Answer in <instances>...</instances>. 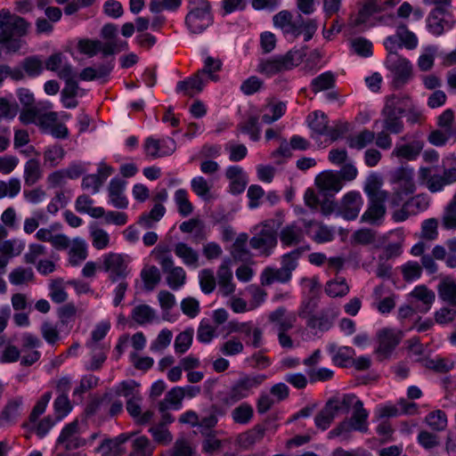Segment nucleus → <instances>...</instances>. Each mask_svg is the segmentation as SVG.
I'll return each mask as SVG.
<instances>
[{"instance_id":"nucleus-1","label":"nucleus","mask_w":456,"mask_h":456,"mask_svg":"<svg viewBox=\"0 0 456 456\" xmlns=\"http://www.w3.org/2000/svg\"><path fill=\"white\" fill-rule=\"evenodd\" d=\"M28 23L21 17L12 14L9 10L0 11V44L8 52H17L21 46L20 37L27 34Z\"/></svg>"},{"instance_id":"nucleus-2","label":"nucleus","mask_w":456,"mask_h":456,"mask_svg":"<svg viewBox=\"0 0 456 456\" xmlns=\"http://www.w3.org/2000/svg\"><path fill=\"white\" fill-rule=\"evenodd\" d=\"M410 102L411 98L408 95L392 94L387 96L381 111L382 129L395 134H401L404 128L402 117Z\"/></svg>"},{"instance_id":"nucleus-3","label":"nucleus","mask_w":456,"mask_h":456,"mask_svg":"<svg viewBox=\"0 0 456 456\" xmlns=\"http://www.w3.org/2000/svg\"><path fill=\"white\" fill-rule=\"evenodd\" d=\"M168 246L159 244L151 251V256L159 262L162 271L167 273V283L172 289H178L185 283L186 273L181 266H174V261L169 256Z\"/></svg>"},{"instance_id":"nucleus-4","label":"nucleus","mask_w":456,"mask_h":456,"mask_svg":"<svg viewBox=\"0 0 456 456\" xmlns=\"http://www.w3.org/2000/svg\"><path fill=\"white\" fill-rule=\"evenodd\" d=\"M419 182L430 192L442 191L446 186L456 183V159L450 168L444 169L442 174H433L432 168L421 167L418 172Z\"/></svg>"},{"instance_id":"nucleus-5","label":"nucleus","mask_w":456,"mask_h":456,"mask_svg":"<svg viewBox=\"0 0 456 456\" xmlns=\"http://www.w3.org/2000/svg\"><path fill=\"white\" fill-rule=\"evenodd\" d=\"M354 399V395H344L341 398L330 399L315 416V425L322 430L327 429L338 412H348Z\"/></svg>"},{"instance_id":"nucleus-6","label":"nucleus","mask_w":456,"mask_h":456,"mask_svg":"<svg viewBox=\"0 0 456 456\" xmlns=\"http://www.w3.org/2000/svg\"><path fill=\"white\" fill-rule=\"evenodd\" d=\"M305 53L302 50H290L284 55H280L258 65V71L267 76L289 70L300 64Z\"/></svg>"},{"instance_id":"nucleus-7","label":"nucleus","mask_w":456,"mask_h":456,"mask_svg":"<svg viewBox=\"0 0 456 456\" xmlns=\"http://www.w3.org/2000/svg\"><path fill=\"white\" fill-rule=\"evenodd\" d=\"M191 6L185 18L186 25L192 33H201L212 23L210 4L207 0H192Z\"/></svg>"},{"instance_id":"nucleus-8","label":"nucleus","mask_w":456,"mask_h":456,"mask_svg":"<svg viewBox=\"0 0 456 456\" xmlns=\"http://www.w3.org/2000/svg\"><path fill=\"white\" fill-rule=\"evenodd\" d=\"M386 67L393 74L392 85L395 89L403 87L413 76L411 63L399 54H387Z\"/></svg>"},{"instance_id":"nucleus-9","label":"nucleus","mask_w":456,"mask_h":456,"mask_svg":"<svg viewBox=\"0 0 456 456\" xmlns=\"http://www.w3.org/2000/svg\"><path fill=\"white\" fill-rule=\"evenodd\" d=\"M354 408L352 417L349 420L342 421L337 428L330 432L332 436H338L343 433H348L352 429L361 432L368 430V411L363 408V403L358 399H354L352 405Z\"/></svg>"},{"instance_id":"nucleus-10","label":"nucleus","mask_w":456,"mask_h":456,"mask_svg":"<svg viewBox=\"0 0 456 456\" xmlns=\"http://www.w3.org/2000/svg\"><path fill=\"white\" fill-rule=\"evenodd\" d=\"M266 379L264 374L244 376L240 378L232 387L227 395L223 398L225 404H233L247 397L250 391L260 386Z\"/></svg>"},{"instance_id":"nucleus-11","label":"nucleus","mask_w":456,"mask_h":456,"mask_svg":"<svg viewBox=\"0 0 456 456\" xmlns=\"http://www.w3.org/2000/svg\"><path fill=\"white\" fill-rule=\"evenodd\" d=\"M102 268L112 282L125 280L129 273L128 262L118 253L110 252L103 256Z\"/></svg>"},{"instance_id":"nucleus-12","label":"nucleus","mask_w":456,"mask_h":456,"mask_svg":"<svg viewBox=\"0 0 456 456\" xmlns=\"http://www.w3.org/2000/svg\"><path fill=\"white\" fill-rule=\"evenodd\" d=\"M86 443V440L82 436L79 423L75 420L62 428L56 445L62 446L67 451H71L83 447Z\"/></svg>"},{"instance_id":"nucleus-13","label":"nucleus","mask_w":456,"mask_h":456,"mask_svg":"<svg viewBox=\"0 0 456 456\" xmlns=\"http://www.w3.org/2000/svg\"><path fill=\"white\" fill-rule=\"evenodd\" d=\"M455 21L449 10L436 7L428 16V27L432 34L440 36L445 29L452 28Z\"/></svg>"},{"instance_id":"nucleus-14","label":"nucleus","mask_w":456,"mask_h":456,"mask_svg":"<svg viewBox=\"0 0 456 456\" xmlns=\"http://www.w3.org/2000/svg\"><path fill=\"white\" fill-rule=\"evenodd\" d=\"M413 169L408 166H401L389 173V182L397 185V190L404 191L405 195L412 194L416 191Z\"/></svg>"},{"instance_id":"nucleus-15","label":"nucleus","mask_w":456,"mask_h":456,"mask_svg":"<svg viewBox=\"0 0 456 456\" xmlns=\"http://www.w3.org/2000/svg\"><path fill=\"white\" fill-rule=\"evenodd\" d=\"M363 200L357 191H349L341 200L338 215L346 220H354L362 207Z\"/></svg>"},{"instance_id":"nucleus-16","label":"nucleus","mask_w":456,"mask_h":456,"mask_svg":"<svg viewBox=\"0 0 456 456\" xmlns=\"http://www.w3.org/2000/svg\"><path fill=\"white\" fill-rule=\"evenodd\" d=\"M143 147L148 157L158 159L172 154L175 150V142L171 138L157 140L148 137Z\"/></svg>"},{"instance_id":"nucleus-17","label":"nucleus","mask_w":456,"mask_h":456,"mask_svg":"<svg viewBox=\"0 0 456 456\" xmlns=\"http://www.w3.org/2000/svg\"><path fill=\"white\" fill-rule=\"evenodd\" d=\"M401 338V332L394 330L384 329L379 330L378 333L379 346L376 349L379 358L380 360L387 358L399 344Z\"/></svg>"},{"instance_id":"nucleus-18","label":"nucleus","mask_w":456,"mask_h":456,"mask_svg":"<svg viewBox=\"0 0 456 456\" xmlns=\"http://www.w3.org/2000/svg\"><path fill=\"white\" fill-rule=\"evenodd\" d=\"M383 10V6L379 4L378 0H362L358 12L355 15L350 16L348 25L351 28H358L364 25L373 14L379 13Z\"/></svg>"},{"instance_id":"nucleus-19","label":"nucleus","mask_w":456,"mask_h":456,"mask_svg":"<svg viewBox=\"0 0 456 456\" xmlns=\"http://www.w3.org/2000/svg\"><path fill=\"white\" fill-rule=\"evenodd\" d=\"M249 244L251 248L259 250L261 254L269 256L272 249L277 245L276 232L271 228H264L251 238Z\"/></svg>"},{"instance_id":"nucleus-20","label":"nucleus","mask_w":456,"mask_h":456,"mask_svg":"<svg viewBox=\"0 0 456 456\" xmlns=\"http://www.w3.org/2000/svg\"><path fill=\"white\" fill-rule=\"evenodd\" d=\"M412 300L411 304L420 313H427L435 301V293L425 285L417 286L410 294Z\"/></svg>"},{"instance_id":"nucleus-21","label":"nucleus","mask_w":456,"mask_h":456,"mask_svg":"<svg viewBox=\"0 0 456 456\" xmlns=\"http://www.w3.org/2000/svg\"><path fill=\"white\" fill-rule=\"evenodd\" d=\"M292 17L290 12L281 11L273 16V24L276 28H281L284 34L297 37L302 33L301 26L298 25V20L293 21Z\"/></svg>"},{"instance_id":"nucleus-22","label":"nucleus","mask_w":456,"mask_h":456,"mask_svg":"<svg viewBox=\"0 0 456 456\" xmlns=\"http://www.w3.org/2000/svg\"><path fill=\"white\" fill-rule=\"evenodd\" d=\"M131 435L121 434L112 439H104L98 448L102 456H121L125 453L124 444L128 441Z\"/></svg>"},{"instance_id":"nucleus-23","label":"nucleus","mask_w":456,"mask_h":456,"mask_svg":"<svg viewBox=\"0 0 456 456\" xmlns=\"http://www.w3.org/2000/svg\"><path fill=\"white\" fill-rule=\"evenodd\" d=\"M234 331L244 335L246 344L259 348L263 345V330L259 327L254 326L249 322L239 323L233 328Z\"/></svg>"},{"instance_id":"nucleus-24","label":"nucleus","mask_w":456,"mask_h":456,"mask_svg":"<svg viewBox=\"0 0 456 456\" xmlns=\"http://www.w3.org/2000/svg\"><path fill=\"white\" fill-rule=\"evenodd\" d=\"M369 207L361 216L362 223L378 224L386 215L385 202L387 200H369Z\"/></svg>"},{"instance_id":"nucleus-25","label":"nucleus","mask_w":456,"mask_h":456,"mask_svg":"<svg viewBox=\"0 0 456 456\" xmlns=\"http://www.w3.org/2000/svg\"><path fill=\"white\" fill-rule=\"evenodd\" d=\"M126 181L120 178H113L109 184V197L112 205L117 208H126L128 200L124 195Z\"/></svg>"},{"instance_id":"nucleus-26","label":"nucleus","mask_w":456,"mask_h":456,"mask_svg":"<svg viewBox=\"0 0 456 456\" xmlns=\"http://www.w3.org/2000/svg\"><path fill=\"white\" fill-rule=\"evenodd\" d=\"M225 176L230 181V191L232 194H240L244 191L248 179L243 169L237 166L229 167L226 169Z\"/></svg>"},{"instance_id":"nucleus-27","label":"nucleus","mask_w":456,"mask_h":456,"mask_svg":"<svg viewBox=\"0 0 456 456\" xmlns=\"http://www.w3.org/2000/svg\"><path fill=\"white\" fill-rule=\"evenodd\" d=\"M205 80L200 72H197L192 77L185 80L179 81L176 85V91L183 93L184 95L193 97L196 94L203 90Z\"/></svg>"},{"instance_id":"nucleus-28","label":"nucleus","mask_w":456,"mask_h":456,"mask_svg":"<svg viewBox=\"0 0 456 456\" xmlns=\"http://www.w3.org/2000/svg\"><path fill=\"white\" fill-rule=\"evenodd\" d=\"M383 180L378 174H371L367 177L364 191L369 200H387L388 192L382 190Z\"/></svg>"},{"instance_id":"nucleus-29","label":"nucleus","mask_w":456,"mask_h":456,"mask_svg":"<svg viewBox=\"0 0 456 456\" xmlns=\"http://www.w3.org/2000/svg\"><path fill=\"white\" fill-rule=\"evenodd\" d=\"M315 184L322 191L338 192L341 190L343 184L338 175L332 172H323L315 178Z\"/></svg>"},{"instance_id":"nucleus-30","label":"nucleus","mask_w":456,"mask_h":456,"mask_svg":"<svg viewBox=\"0 0 456 456\" xmlns=\"http://www.w3.org/2000/svg\"><path fill=\"white\" fill-rule=\"evenodd\" d=\"M304 232L296 224L284 226L280 232V240L283 246L292 247L304 240Z\"/></svg>"},{"instance_id":"nucleus-31","label":"nucleus","mask_w":456,"mask_h":456,"mask_svg":"<svg viewBox=\"0 0 456 456\" xmlns=\"http://www.w3.org/2000/svg\"><path fill=\"white\" fill-rule=\"evenodd\" d=\"M291 280V275L287 273L281 267H266L260 275L262 286H270L273 282L287 283Z\"/></svg>"},{"instance_id":"nucleus-32","label":"nucleus","mask_w":456,"mask_h":456,"mask_svg":"<svg viewBox=\"0 0 456 456\" xmlns=\"http://www.w3.org/2000/svg\"><path fill=\"white\" fill-rule=\"evenodd\" d=\"M94 200L86 194L77 197L75 204L76 210L79 213H86L94 218L102 217L105 210L102 207H93Z\"/></svg>"},{"instance_id":"nucleus-33","label":"nucleus","mask_w":456,"mask_h":456,"mask_svg":"<svg viewBox=\"0 0 456 456\" xmlns=\"http://www.w3.org/2000/svg\"><path fill=\"white\" fill-rule=\"evenodd\" d=\"M175 254L189 266L197 267L199 265V254L191 247L184 242H178L174 248Z\"/></svg>"},{"instance_id":"nucleus-34","label":"nucleus","mask_w":456,"mask_h":456,"mask_svg":"<svg viewBox=\"0 0 456 456\" xmlns=\"http://www.w3.org/2000/svg\"><path fill=\"white\" fill-rule=\"evenodd\" d=\"M313 225L316 226V231L313 235V240L317 243H324L328 241H331L334 238L333 232L327 225L322 223L309 220L304 222V226L306 229L311 228Z\"/></svg>"},{"instance_id":"nucleus-35","label":"nucleus","mask_w":456,"mask_h":456,"mask_svg":"<svg viewBox=\"0 0 456 456\" xmlns=\"http://www.w3.org/2000/svg\"><path fill=\"white\" fill-rule=\"evenodd\" d=\"M42 177L40 162L36 159H28L24 166V182L28 186L37 183Z\"/></svg>"},{"instance_id":"nucleus-36","label":"nucleus","mask_w":456,"mask_h":456,"mask_svg":"<svg viewBox=\"0 0 456 456\" xmlns=\"http://www.w3.org/2000/svg\"><path fill=\"white\" fill-rule=\"evenodd\" d=\"M375 139V133L363 129L360 133L347 138V144L351 149L362 150L370 144Z\"/></svg>"},{"instance_id":"nucleus-37","label":"nucleus","mask_w":456,"mask_h":456,"mask_svg":"<svg viewBox=\"0 0 456 456\" xmlns=\"http://www.w3.org/2000/svg\"><path fill=\"white\" fill-rule=\"evenodd\" d=\"M437 289L443 301L456 306V280H444L438 284Z\"/></svg>"},{"instance_id":"nucleus-38","label":"nucleus","mask_w":456,"mask_h":456,"mask_svg":"<svg viewBox=\"0 0 456 456\" xmlns=\"http://www.w3.org/2000/svg\"><path fill=\"white\" fill-rule=\"evenodd\" d=\"M34 280V272L30 267L19 266L9 273L10 282L16 286L33 282Z\"/></svg>"},{"instance_id":"nucleus-39","label":"nucleus","mask_w":456,"mask_h":456,"mask_svg":"<svg viewBox=\"0 0 456 456\" xmlns=\"http://www.w3.org/2000/svg\"><path fill=\"white\" fill-rule=\"evenodd\" d=\"M22 403L21 397H16L9 401L0 416V424L5 425L12 422L19 416V410Z\"/></svg>"},{"instance_id":"nucleus-40","label":"nucleus","mask_w":456,"mask_h":456,"mask_svg":"<svg viewBox=\"0 0 456 456\" xmlns=\"http://www.w3.org/2000/svg\"><path fill=\"white\" fill-rule=\"evenodd\" d=\"M141 278L143 281L144 289L153 290L161 280L159 270L154 266H146L141 272Z\"/></svg>"},{"instance_id":"nucleus-41","label":"nucleus","mask_w":456,"mask_h":456,"mask_svg":"<svg viewBox=\"0 0 456 456\" xmlns=\"http://www.w3.org/2000/svg\"><path fill=\"white\" fill-rule=\"evenodd\" d=\"M165 213L166 208L162 204H155L148 214L140 216L138 224L146 229L151 228L155 222L159 221L164 216Z\"/></svg>"},{"instance_id":"nucleus-42","label":"nucleus","mask_w":456,"mask_h":456,"mask_svg":"<svg viewBox=\"0 0 456 456\" xmlns=\"http://www.w3.org/2000/svg\"><path fill=\"white\" fill-rule=\"evenodd\" d=\"M306 249H309L307 247ZM305 250V248H296L281 256V268L292 276V272L295 271L298 266V260L301 257L303 252Z\"/></svg>"},{"instance_id":"nucleus-43","label":"nucleus","mask_w":456,"mask_h":456,"mask_svg":"<svg viewBox=\"0 0 456 456\" xmlns=\"http://www.w3.org/2000/svg\"><path fill=\"white\" fill-rule=\"evenodd\" d=\"M132 318L138 324L143 325L153 322L156 318V313L150 305L142 304L133 309Z\"/></svg>"},{"instance_id":"nucleus-44","label":"nucleus","mask_w":456,"mask_h":456,"mask_svg":"<svg viewBox=\"0 0 456 456\" xmlns=\"http://www.w3.org/2000/svg\"><path fill=\"white\" fill-rule=\"evenodd\" d=\"M421 150L422 144L419 142H415L410 144L396 146L393 151V155L397 158L412 160L419 156Z\"/></svg>"},{"instance_id":"nucleus-45","label":"nucleus","mask_w":456,"mask_h":456,"mask_svg":"<svg viewBox=\"0 0 456 456\" xmlns=\"http://www.w3.org/2000/svg\"><path fill=\"white\" fill-rule=\"evenodd\" d=\"M183 392L182 387H176L172 388L165 396V399L159 403V410L161 412H165L168 409V405H174L176 409L182 403L183 399Z\"/></svg>"},{"instance_id":"nucleus-46","label":"nucleus","mask_w":456,"mask_h":456,"mask_svg":"<svg viewBox=\"0 0 456 456\" xmlns=\"http://www.w3.org/2000/svg\"><path fill=\"white\" fill-rule=\"evenodd\" d=\"M325 292L331 297H344L349 292V286L342 277L327 282Z\"/></svg>"},{"instance_id":"nucleus-47","label":"nucleus","mask_w":456,"mask_h":456,"mask_svg":"<svg viewBox=\"0 0 456 456\" xmlns=\"http://www.w3.org/2000/svg\"><path fill=\"white\" fill-rule=\"evenodd\" d=\"M69 262L73 265H77L81 261L85 260L87 256L86 245L84 240L75 239L69 246Z\"/></svg>"},{"instance_id":"nucleus-48","label":"nucleus","mask_w":456,"mask_h":456,"mask_svg":"<svg viewBox=\"0 0 456 456\" xmlns=\"http://www.w3.org/2000/svg\"><path fill=\"white\" fill-rule=\"evenodd\" d=\"M153 446L146 436H139L133 440L132 451L128 456H151Z\"/></svg>"},{"instance_id":"nucleus-49","label":"nucleus","mask_w":456,"mask_h":456,"mask_svg":"<svg viewBox=\"0 0 456 456\" xmlns=\"http://www.w3.org/2000/svg\"><path fill=\"white\" fill-rule=\"evenodd\" d=\"M442 225L447 230L456 229V192L444 208Z\"/></svg>"},{"instance_id":"nucleus-50","label":"nucleus","mask_w":456,"mask_h":456,"mask_svg":"<svg viewBox=\"0 0 456 456\" xmlns=\"http://www.w3.org/2000/svg\"><path fill=\"white\" fill-rule=\"evenodd\" d=\"M175 201L181 216H188L193 212V206L189 200L188 192L184 189H179L175 192Z\"/></svg>"},{"instance_id":"nucleus-51","label":"nucleus","mask_w":456,"mask_h":456,"mask_svg":"<svg viewBox=\"0 0 456 456\" xmlns=\"http://www.w3.org/2000/svg\"><path fill=\"white\" fill-rule=\"evenodd\" d=\"M426 423L435 431H443L447 427V417L444 411L436 410L428 413Z\"/></svg>"},{"instance_id":"nucleus-52","label":"nucleus","mask_w":456,"mask_h":456,"mask_svg":"<svg viewBox=\"0 0 456 456\" xmlns=\"http://www.w3.org/2000/svg\"><path fill=\"white\" fill-rule=\"evenodd\" d=\"M258 117L249 116L246 120L240 122L239 129L245 134H249L251 140L258 141L260 138V127L258 126Z\"/></svg>"},{"instance_id":"nucleus-53","label":"nucleus","mask_w":456,"mask_h":456,"mask_svg":"<svg viewBox=\"0 0 456 456\" xmlns=\"http://www.w3.org/2000/svg\"><path fill=\"white\" fill-rule=\"evenodd\" d=\"M309 126L319 134L327 132L329 119L323 112L315 111L308 116Z\"/></svg>"},{"instance_id":"nucleus-54","label":"nucleus","mask_w":456,"mask_h":456,"mask_svg":"<svg viewBox=\"0 0 456 456\" xmlns=\"http://www.w3.org/2000/svg\"><path fill=\"white\" fill-rule=\"evenodd\" d=\"M193 338V330L187 329L179 333L175 339V351L176 354H183L186 353L191 346Z\"/></svg>"},{"instance_id":"nucleus-55","label":"nucleus","mask_w":456,"mask_h":456,"mask_svg":"<svg viewBox=\"0 0 456 456\" xmlns=\"http://www.w3.org/2000/svg\"><path fill=\"white\" fill-rule=\"evenodd\" d=\"M49 297L57 304L64 303L68 298L62 279L53 280L49 284Z\"/></svg>"},{"instance_id":"nucleus-56","label":"nucleus","mask_w":456,"mask_h":456,"mask_svg":"<svg viewBox=\"0 0 456 456\" xmlns=\"http://www.w3.org/2000/svg\"><path fill=\"white\" fill-rule=\"evenodd\" d=\"M23 249L24 243L16 239L4 240L0 244V253L4 256H7L8 259L14 256H19Z\"/></svg>"},{"instance_id":"nucleus-57","label":"nucleus","mask_w":456,"mask_h":456,"mask_svg":"<svg viewBox=\"0 0 456 456\" xmlns=\"http://www.w3.org/2000/svg\"><path fill=\"white\" fill-rule=\"evenodd\" d=\"M355 354L354 350L349 346H342L338 349L332 357L333 362L339 367L351 366L353 357Z\"/></svg>"},{"instance_id":"nucleus-58","label":"nucleus","mask_w":456,"mask_h":456,"mask_svg":"<svg viewBox=\"0 0 456 456\" xmlns=\"http://www.w3.org/2000/svg\"><path fill=\"white\" fill-rule=\"evenodd\" d=\"M22 68L29 77L40 75L44 69V62L38 56H29L22 61Z\"/></svg>"},{"instance_id":"nucleus-59","label":"nucleus","mask_w":456,"mask_h":456,"mask_svg":"<svg viewBox=\"0 0 456 456\" xmlns=\"http://www.w3.org/2000/svg\"><path fill=\"white\" fill-rule=\"evenodd\" d=\"M335 83L334 76L331 72H325L315 77L311 84L314 93L328 90L333 87Z\"/></svg>"},{"instance_id":"nucleus-60","label":"nucleus","mask_w":456,"mask_h":456,"mask_svg":"<svg viewBox=\"0 0 456 456\" xmlns=\"http://www.w3.org/2000/svg\"><path fill=\"white\" fill-rule=\"evenodd\" d=\"M21 189L20 181L18 178H11L8 182L0 181V199L13 198L19 194Z\"/></svg>"},{"instance_id":"nucleus-61","label":"nucleus","mask_w":456,"mask_h":456,"mask_svg":"<svg viewBox=\"0 0 456 456\" xmlns=\"http://www.w3.org/2000/svg\"><path fill=\"white\" fill-rule=\"evenodd\" d=\"M248 235L246 233L240 234L235 240L232 247L231 254L234 259L243 260L248 255L247 249Z\"/></svg>"},{"instance_id":"nucleus-62","label":"nucleus","mask_w":456,"mask_h":456,"mask_svg":"<svg viewBox=\"0 0 456 456\" xmlns=\"http://www.w3.org/2000/svg\"><path fill=\"white\" fill-rule=\"evenodd\" d=\"M395 35L403 46L407 49H413L417 46L418 39L416 36L408 30L406 26L401 25L397 28Z\"/></svg>"},{"instance_id":"nucleus-63","label":"nucleus","mask_w":456,"mask_h":456,"mask_svg":"<svg viewBox=\"0 0 456 456\" xmlns=\"http://www.w3.org/2000/svg\"><path fill=\"white\" fill-rule=\"evenodd\" d=\"M200 285L205 294L214 291L216 286V281L214 273L210 269H203L200 273Z\"/></svg>"},{"instance_id":"nucleus-64","label":"nucleus","mask_w":456,"mask_h":456,"mask_svg":"<svg viewBox=\"0 0 456 456\" xmlns=\"http://www.w3.org/2000/svg\"><path fill=\"white\" fill-rule=\"evenodd\" d=\"M232 416L234 422L246 424L253 416V408L248 403H242L232 411Z\"/></svg>"}]
</instances>
